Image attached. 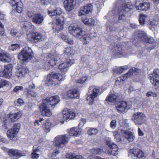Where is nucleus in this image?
Listing matches in <instances>:
<instances>
[{"label": "nucleus", "mask_w": 159, "mask_h": 159, "mask_svg": "<svg viewBox=\"0 0 159 159\" xmlns=\"http://www.w3.org/2000/svg\"><path fill=\"white\" fill-rule=\"evenodd\" d=\"M64 53L68 56H71L74 54V50L71 48L68 47L66 48L64 51Z\"/></svg>", "instance_id": "79ce46f5"}, {"label": "nucleus", "mask_w": 159, "mask_h": 159, "mask_svg": "<svg viewBox=\"0 0 159 159\" xmlns=\"http://www.w3.org/2000/svg\"><path fill=\"white\" fill-rule=\"evenodd\" d=\"M11 35L14 37H18L20 36V34L19 32L16 31L15 30H11Z\"/></svg>", "instance_id": "4d7b16f0"}, {"label": "nucleus", "mask_w": 159, "mask_h": 159, "mask_svg": "<svg viewBox=\"0 0 159 159\" xmlns=\"http://www.w3.org/2000/svg\"><path fill=\"white\" fill-rule=\"evenodd\" d=\"M106 143L110 148L107 152L108 155L115 156L117 154V152L118 149L116 144L112 142L111 139L109 138L106 140Z\"/></svg>", "instance_id": "9d476101"}, {"label": "nucleus", "mask_w": 159, "mask_h": 159, "mask_svg": "<svg viewBox=\"0 0 159 159\" xmlns=\"http://www.w3.org/2000/svg\"><path fill=\"white\" fill-rule=\"evenodd\" d=\"M155 48V46L152 45H151L147 47V49H148V51H150L152 49H154Z\"/></svg>", "instance_id": "338daca9"}, {"label": "nucleus", "mask_w": 159, "mask_h": 159, "mask_svg": "<svg viewBox=\"0 0 159 159\" xmlns=\"http://www.w3.org/2000/svg\"><path fill=\"white\" fill-rule=\"evenodd\" d=\"M31 156L33 159H38L39 155L36 152H33L31 155Z\"/></svg>", "instance_id": "e2e57ef3"}, {"label": "nucleus", "mask_w": 159, "mask_h": 159, "mask_svg": "<svg viewBox=\"0 0 159 159\" xmlns=\"http://www.w3.org/2000/svg\"><path fill=\"white\" fill-rule=\"evenodd\" d=\"M8 153L11 157L15 159L18 158L25 155V154L23 152L13 149L9 150Z\"/></svg>", "instance_id": "6ab92c4d"}, {"label": "nucleus", "mask_w": 159, "mask_h": 159, "mask_svg": "<svg viewBox=\"0 0 159 159\" xmlns=\"http://www.w3.org/2000/svg\"><path fill=\"white\" fill-rule=\"evenodd\" d=\"M87 79L88 78L86 76L81 77L79 80H76V83L77 84L79 83L82 84L86 81Z\"/></svg>", "instance_id": "8fccbe9b"}, {"label": "nucleus", "mask_w": 159, "mask_h": 159, "mask_svg": "<svg viewBox=\"0 0 159 159\" xmlns=\"http://www.w3.org/2000/svg\"><path fill=\"white\" fill-rule=\"evenodd\" d=\"M51 125V123L48 120L43 125V129L46 132H48L50 131Z\"/></svg>", "instance_id": "ea45409f"}, {"label": "nucleus", "mask_w": 159, "mask_h": 159, "mask_svg": "<svg viewBox=\"0 0 159 159\" xmlns=\"http://www.w3.org/2000/svg\"><path fill=\"white\" fill-rule=\"evenodd\" d=\"M0 34L3 36L4 34V26L0 22Z\"/></svg>", "instance_id": "bf43d9fd"}, {"label": "nucleus", "mask_w": 159, "mask_h": 159, "mask_svg": "<svg viewBox=\"0 0 159 159\" xmlns=\"http://www.w3.org/2000/svg\"><path fill=\"white\" fill-rule=\"evenodd\" d=\"M74 61L70 59H67L66 61L59 64V69L62 75L59 73H55L52 72L47 75L45 83L48 86L56 85L59 84L60 81H62L64 79V75L68 71L69 68L74 63Z\"/></svg>", "instance_id": "f257e3e1"}, {"label": "nucleus", "mask_w": 159, "mask_h": 159, "mask_svg": "<svg viewBox=\"0 0 159 159\" xmlns=\"http://www.w3.org/2000/svg\"><path fill=\"white\" fill-rule=\"evenodd\" d=\"M134 35L136 39L139 41L144 42L145 38L146 37V34L142 31H139L135 33Z\"/></svg>", "instance_id": "2f4dec72"}, {"label": "nucleus", "mask_w": 159, "mask_h": 159, "mask_svg": "<svg viewBox=\"0 0 159 159\" xmlns=\"http://www.w3.org/2000/svg\"><path fill=\"white\" fill-rule=\"evenodd\" d=\"M63 20V18L62 16H61L60 18L57 17L56 26L52 27L53 29L55 30V32L58 33L63 29L64 23Z\"/></svg>", "instance_id": "f3484780"}, {"label": "nucleus", "mask_w": 159, "mask_h": 159, "mask_svg": "<svg viewBox=\"0 0 159 159\" xmlns=\"http://www.w3.org/2000/svg\"><path fill=\"white\" fill-rule=\"evenodd\" d=\"M121 133L123 136L128 141L132 142L134 140L135 137L131 132L121 129Z\"/></svg>", "instance_id": "5701e85b"}, {"label": "nucleus", "mask_w": 159, "mask_h": 159, "mask_svg": "<svg viewBox=\"0 0 159 159\" xmlns=\"http://www.w3.org/2000/svg\"><path fill=\"white\" fill-rule=\"evenodd\" d=\"M68 142L66 135H61L56 136L54 140V146L58 148H63Z\"/></svg>", "instance_id": "423d86ee"}, {"label": "nucleus", "mask_w": 159, "mask_h": 159, "mask_svg": "<svg viewBox=\"0 0 159 159\" xmlns=\"http://www.w3.org/2000/svg\"><path fill=\"white\" fill-rule=\"evenodd\" d=\"M79 95V92L76 89L69 90L67 93V96L71 98H78Z\"/></svg>", "instance_id": "72a5a7b5"}, {"label": "nucleus", "mask_w": 159, "mask_h": 159, "mask_svg": "<svg viewBox=\"0 0 159 159\" xmlns=\"http://www.w3.org/2000/svg\"><path fill=\"white\" fill-rule=\"evenodd\" d=\"M154 39L153 38L147 35L143 42L151 44L154 43Z\"/></svg>", "instance_id": "a18cd8bd"}, {"label": "nucleus", "mask_w": 159, "mask_h": 159, "mask_svg": "<svg viewBox=\"0 0 159 159\" xmlns=\"http://www.w3.org/2000/svg\"><path fill=\"white\" fill-rule=\"evenodd\" d=\"M86 9L87 13H89V12H91L93 10V6L91 4H88L87 6H85Z\"/></svg>", "instance_id": "6e6d98bb"}, {"label": "nucleus", "mask_w": 159, "mask_h": 159, "mask_svg": "<svg viewBox=\"0 0 159 159\" xmlns=\"http://www.w3.org/2000/svg\"><path fill=\"white\" fill-rule=\"evenodd\" d=\"M19 48V45L17 44H12L9 47L10 50L12 51L16 50Z\"/></svg>", "instance_id": "5fc2aeb1"}, {"label": "nucleus", "mask_w": 159, "mask_h": 159, "mask_svg": "<svg viewBox=\"0 0 159 159\" xmlns=\"http://www.w3.org/2000/svg\"><path fill=\"white\" fill-rule=\"evenodd\" d=\"M68 133L70 136H75L78 134L77 129L75 130V128H72L70 129Z\"/></svg>", "instance_id": "c03bdc74"}, {"label": "nucleus", "mask_w": 159, "mask_h": 159, "mask_svg": "<svg viewBox=\"0 0 159 159\" xmlns=\"http://www.w3.org/2000/svg\"><path fill=\"white\" fill-rule=\"evenodd\" d=\"M12 66L9 64L4 66H1L0 70V76L10 79L12 76Z\"/></svg>", "instance_id": "6e6552de"}, {"label": "nucleus", "mask_w": 159, "mask_h": 159, "mask_svg": "<svg viewBox=\"0 0 159 159\" xmlns=\"http://www.w3.org/2000/svg\"><path fill=\"white\" fill-rule=\"evenodd\" d=\"M2 128L3 129H7L11 125V122L8 118L2 117L1 118Z\"/></svg>", "instance_id": "c756f323"}, {"label": "nucleus", "mask_w": 159, "mask_h": 159, "mask_svg": "<svg viewBox=\"0 0 159 159\" xmlns=\"http://www.w3.org/2000/svg\"><path fill=\"white\" fill-rule=\"evenodd\" d=\"M43 37L42 35L38 32H33L27 35L28 39L33 43H37L40 41Z\"/></svg>", "instance_id": "2eb2a0df"}, {"label": "nucleus", "mask_w": 159, "mask_h": 159, "mask_svg": "<svg viewBox=\"0 0 159 159\" xmlns=\"http://www.w3.org/2000/svg\"><path fill=\"white\" fill-rule=\"evenodd\" d=\"M63 40L70 44H73L74 43L73 41L71 39L69 38L66 35L63 33H61L59 35Z\"/></svg>", "instance_id": "c9c22d12"}, {"label": "nucleus", "mask_w": 159, "mask_h": 159, "mask_svg": "<svg viewBox=\"0 0 159 159\" xmlns=\"http://www.w3.org/2000/svg\"><path fill=\"white\" fill-rule=\"evenodd\" d=\"M89 57L87 55L81 58L82 61L83 62V66L87 67L89 64Z\"/></svg>", "instance_id": "a19ab883"}, {"label": "nucleus", "mask_w": 159, "mask_h": 159, "mask_svg": "<svg viewBox=\"0 0 159 159\" xmlns=\"http://www.w3.org/2000/svg\"><path fill=\"white\" fill-rule=\"evenodd\" d=\"M58 96L47 97L43 100V102L39 106L41 114L43 116H50L52 114L50 109H52L60 102Z\"/></svg>", "instance_id": "7ed1b4c3"}, {"label": "nucleus", "mask_w": 159, "mask_h": 159, "mask_svg": "<svg viewBox=\"0 0 159 159\" xmlns=\"http://www.w3.org/2000/svg\"><path fill=\"white\" fill-rule=\"evenodd\" d=\"M129 152L133 155L134 156L133 157H134L136 158H140L144 156V153L138 148H134L132 149H130Z\"/></svg>", "instance_id": "b1692460"}, {"label": "nucleus", "mask_w": 159, "mask_h": 159, "mask_svg": "<svg viewBox=\"0 0 159 159\" xmlns=\"http://www.w3.org/2000/svg\"><path fill=\"white\" fill-rule=\"evenodd\" d=\"M68 29L70 33L74 37L81 39L84 44H88L91 39L89 34H86L81 28L77 25L71 24L69 27Z\"/></svg>", "instance_id": "20e7f679"}, {"label": "nucleus", "mask_w": 159, "mask_h": 159, "mask_svg": "<svg viewBox=\"0 0 159 159\" xmlns=\"http://www.w3.org/2000/svg\"><path fill=\"white\" fill-rule=\"evenodd\" d=\"M11 60L9 54L5 52L0 53V61L3 62H10Z\"/></svg>", "instance_id": "cd10ccee"}, {"label": "nucleus", "mask_w": 159, "mask_h": 159, "mask_svg": "<svg viewBox=\"0 0 159 159\" xmlns=\"http://www.w3.org/2000/svg\"><path fill=\"white\" fill-rule=\"evenodd\" d=\"M141 72L140 69L137 67H133L128 72L123 76L119 78L120 81H124L128 78L132 76L138 75Z\"/></svg>", "instance_id": "f8f14e48"}, {"label": "nucleus", "mask_w": 159, "mask_h": 159, "mask_svg": "<svg viewBox=\"0 0 159 159\" xmlns=\"http://www.w3.org/2000/svg\"><path fill=\"white\" fill-rule=\"evenodd\" d=\"M114 55L116 58L125 57L127 55V52L122 49V47L120 46H117L112 49Z\"/></svg>", "instance_id": "4468645a"}, {"label": "nucleus", "mask_w": 159, "mask_h": 159, "mask_svg": "<svg viewBox=\"0 0 159 159\" xmlns=\"http://www.w3.org/2000/svg\"><path fill=\"white\" fill-rule=\"evenodd\" d=\"M139 21L140 24L144 25L146 22L147 18V15L144 14H140L139 15Z\"/></svg>", "instance_id": "f704fd0d"}, {"label": "nucleus", "mask_w": 159, "mask_h": 159, "mask_svg": "<svg viewBox=\"0 0 159 159\" xmlns=\"http://www.w3.org/2000/svg\"><path fill=\"white\" fill-rule=\"evenodd\" d=\"M34 14L33 12H28L27 13V15L30 18H31L32 19V20L33 19V17L34 15Z\"/></svg>", "instance_id": "0e129e2a"}, {"label": "nucleus", "mask_w": 159, "mask_h": 159, "mask_svg": "<svg viewBox=\"0 0 159 159\" xmlns=\"http://www.w3.org/2000/svg\"><path fill=\"white\" fill-rule=\"evenodd\" d=\"M99 91V90L98 88H94L92 86L89 87V91L87 94L88 96L87 100L89 102V104L92 105L93 103L94 99L98 96Z\"/></svg>", "instance_id": "0eeeda50"}, {"label": "nucleus", "mask_w": 159, "mask_h": 159, "mask_svg": "<svg viewBox=\"0 0 159 159\" xmlns=\"http://www.w3.org/2000/svg\"><path fill=\"white\" fill-rule=\"evenodd\" d=\"M20 124L19 123L14 125L12 128L7 131V137L13 141L16 140L17 139V134L20 130Z\"/></svg>", "instance_id": "1a4fd4ad"}, {"label": "nucleus", "mask_w": 159, "mask_h": 159, "mask_svg": "<svg viewBox=\"0 0 159 159\" xmlns=\"http://www.w3.org/2000/svg\"><path fill=\"white\" fill-rule=\"evenodd\" d=\"M9 85V82L8 81L3 80H0V88Z\"/></svg>", "instance_id": "09e8293b"}, {"label": "nucleus", "mask_w": 159, "mask_h": 159, "mask_svg": "<svg viewBox=\"0 0 159 159\" xmlns=\"http://www.w3.org/2000/svg\"><path fill=\"white\" fill-rule=\"evenodd\" d=\"M23 103V101L21 98H19L14 102L15 105L17 106H20Z\"/></svg>", "instance_id": "3c124183"}, {"label": "nucleus", "mask_w": 159, "mask_h": 159, "mask_svg": "<svg viewBox=\"0 0 159 159\" xmlns=\"http://www.w3.org/2000/svg\"><path fill=\"white\" fill-rule=\"evenodd\" d=\"M127 107V102L124 101L119 102L116 106L117 111L120 113H122L125 111Z\"/></svg>", "instance_id": "a878e982"}, {"label": "nucleus", "mask_w": 159, "mask_h": 159, "mask_svg": "<svg viewBox=\"0 0 159 159\" xmlns=\"http://www.w3.org/2000/svg\"><path fill=\"white\" fill-rule=\"evenodd\" d=\"M112 133L114 138L116 140V141L118 142L120 141L121 140L120 135L118 133V132L115 131Z\"/></svg>", "instance_id": "49530a36"}, {"label": "nucleus", "mask_w": 159, "mask_h": 159, "mask_svg": "<svg viewBox=\"0 0 159 159\" xmlns=\"http://www.w3.org/2000/svg\"><path fill=\"white\" fill-rule=\"evenodd\" d=\"M138 132L139 135L140 136H142L144 135V133L143 131L141 130L140 128H139L138 129Z\"/></svg>", "instance_id": "774afa93"}, {"label": "nucleus", "mask_w": 159, "mask_h": 159, "mask_svg": "<svg viewBox=\"0 0 159 159\" xmlns=\"http://www.w3.org/2000/svg\"><path fill=\"white\" fill-rule=\"evenodd\" d=\"M37 95L36 92L31 90H28L27 91V96L29 97H35Z\"/></svg>", "instance_id": "603ef678"}, {"label": "nucleus", "mask_w": 159, "mask_h": 159, "mask_svg": "<svg viewBox=\"0 0 159 159\" xmlns=\"http://www.w3.org/2000/svg\"><path fill=\"white\" fill-rule=\"evenodd\" d=\"M138 10L146 11L148 10L150 8V4L149 2H144L140 3L139 6H136Z\"/></svg>", "instance_id": "7c9ffc66"}, {"label": "nucleus", "mask_w": 159, "mask_h": 159, "mask_svg": "<svg viewBox=\"0 0 159 159\" xmlns=\"http://www.w3.org/2000/svg\"><path fill=\"white\" fill-rule=\"evenodd\" d=\"M18 57V59L20 60L23 62L26 61L34 57V53L31 48L28 47H25L22 49Z\"/></svg>", "instance_id": "39448f33"}, {"label": "nucleus", "mask_w": 159, "mask_h": 159, "mask_svg": "<svg viewBox=\"0 0 159 159\" xmlns=\"http://www.w3.org/2000/svg\"><path fill=\"white\" fill-rule=\"evenodd\" d=\"M66 157L69 159H83V157L81 155H77L72 153L67 154Z\"/></svg>", "instance_id": "e433bc0d"}, {"label": "nucleus", "mask_w": 159, "mask_h": 159, "mask_svg": "<svg viewBox=\"0 0 159 159\" xmlns=\"http://www.w3.org/2000/svg\"><path fill=\"white\" fill-rule=\"evenodd\" d=\"M133 7V6L132 3L128 2L126 4H123L119 8L118 18L115 15L112 20L110 19L107 23V30L109 34L113 35L115 34L116 32V28L112 27L110 25H114L115 23L124 21L125 19V15L126 12L130 11Z\"/></svg>", "instance_id": "f03ea898"}, {"label": "nucleus", "mask_w": 159, "mask_h": 159, "mask_svg": "<svg viewBox=\"0 0 159 159\" xmlns=\"http://www.w3.org/2000/svg\"><path fill=\"white\" fill-rule=\"evenodd\" d=\"M116 126V121L115 120H112L110 123V127L113 129H114Z\"/></svg>", "instance_id": "052dcab7"}, {"label": "nucleus", "mask_w": 159, "mask_h": 159, "mask_svg": "<svg viewBox=\"0 0 159 159\" xmlns=\"http://www.w3.org/2000/svg\"><path fill=\"white\" fill-rule=\"evenodd\" d=\"M91 152L94 155L100 154L101 153L102 151L99 148H93L91 150Z\"/></svg>", "instance_id": "864d4df0"}, {"label": "nucleus", "mask_w": 159, "mask_h": 159, "mask_svg": "<svg viewBox=\"0 0 159 159\" xmlns=\"http://www.w3.org/2000/svg\"><path fill=\"white\" fill-rule=\"evenodd\" d=\"M146 116L142 112H137L134 113L132 119L136 125H141L145 121Z\"/></svg>", "instance_id": "9b49d317"}, {"label": "nucleus", "mask_w": 159, "mask_h": 159, "mask_svg": "<svg viewBox=\"0 0 159 159\" xmlns=\"http://www.w3.org/2000/svg\"><path fill=\"white\" fill-rule=\"evenodd\" d=\"M21 115V113L20 112L13 113H11L9 114L8 118L11 122H13L16 121L19 119Z\"/></svg>", "instance_id": "bb28decb"}, {"label": "nucleus", "mask_w": 159, "mask_h": 159, "mask_svg": "<svg viewBox=\"0 0 159 159\" xmlns=\"http://www.w3.org/2000/svg\"><path fill=\"white\" fill-rule=\"evenodd\" d=\"M29 72L28 69L25 66H23L19 68L16 72V75L19 78L25 76V74Z\"/></svg>", "instance_id": "aec40b11"}, {"label": "nucleus", "mask_w": 159, "mask_h": 159, "mask_svg": "<svg viewBox=\"0 0 159 159\" xmlns=\"http://www.w3.org/2000/svg\"><path fill=\"white\" fill-rule=\"evenodd\" d=\"M61 115L63 117L64 120H65L72 119L75 116L74 111L66 108L63 110Z\"/></svg>", "instance_id": "dca6fc26"}, {"label": "nucleus", "mask_w": 159, "mask_h": 159, "mask_svg": "<svg viewBox=\"0 0 159 159\" xmlns=\"http://www.w3.org/2000/svg\"><path fill=\"white\" fill-rule=\"evenodd\" d=\"M23 88L22 86H16L14 89L13 91L16 92H17L20 90H23Z\"/></svg>", "instance_id": "680f3d73"}, {"label": "nucleus", "mask_w": 159, "mask_h": 159, "mask_svg": "<svg viewBox=\"0 0 159 159\" xmlns=\"http://www.w3.org/2000/svg\"><path fill=\"white\" fill-rule=\"evenodd\" d=\"M86 9L85 6L81 7L80 11L79 12V15L81 16L82 15H85L88 14L87 11H86Z\"/></svg>", "instance_id": "de8ad7c7"}, {"label": "nucleus", "mask_w": 159, "mask_h": 159, "mask_svg": "<svg viewBox=\"0 0 159 159\" xmlns=\"http://www.w3.org/2000/svg\"><path fill=\"white\" fill-rule=\"evenodd\" d=\"M128 68V66H125L116 68L114 69V72L118 74H120L124 71L126 70Z\"/></svg>", "instance_id": "4c0bfd02"}, {"label": "nucleus", "mask_w": 159, "mask_h": 159, "mask_svg": "<svg viewBox=\"0 0 159 159\" xmlns=\"http://www.w3.org/2000/svg\"><path fill=\"white\" fill-rule=\"evenodd\" d=\"M75 4L74 0H65L64 2V7L68 11H70L73 10Z\"/></svg>", "instance_id": "412c9836"}, {"label": "nucleus", "mask_w": 159, "mask_h": 159, "mask_svg": "<svg viewBox=\"0 0 159 159\" xmlns=\"http://www.w3.org/2000/svg\"><path fill=\"white\" fill-rule=\"evenodd\" d=\"M0 142L6 143H8V142L6 139L2 138L1 137H0Z\"/></svg>", "instance_id": "69168bd1"}, {"label": "nucleus", "mask_w": 159, "mask_h": 159, "mask_svg": "<svg viewBox=\"0 0 159 159\" xmlns=\"http://www.w3.org/2000/svg\"><path fill=\"white\" fill-rule=\"evenodd\" d=\"M20 0H10V3L13 7V9L18 13H20L22 11V5L21 2H19Z\"/></svg>", "instance_id": "a211bd4d"}, {"label": "nucleus", "mask_w": 159, "mask_h": 159, "mask_svg": "<svg viewBox=\"0 0 159 159\" xmlns=\"http://www.w3.org/2000/svg\"><path fill=\"white\" fill-rule=\"evenodd\" d=\"M157 69L154 70L152 77L150 79L151 82L154 85H157L159 83V76L157 73Z\"/></svg>", "instance_id": "393cba45"}, {"label": "nucleus", "mask_w": 159, "mask_h": 159, "mask_svg": "<svg viewBox=\"0 0 159 159\" xmlns=\"http://www.w3.org/2000/svg\"><path fill=\"white\" fill-rule=\"evenodd\" d=\"M146 95L148 97H156L157 96V94L155 93L152 91H149L147 93Z\"/></svg>", "instance_id": "13d9d810"}, {"label": "nucleus", "mask_w": 159, "mask_h": 159, "mask_svg": "<svg viewBox=\"0 0 159 159\" xmlns=\"http://www.w3.org/2000/svg\"><path fill=\"white\" fill-rule=\"evenodd\" d=\"M48 66L46 65L44 66V68L46 70H48L50 69V66L53 67L57 64L60 61V58L58 57H56L54 56H52L51 54H49L48 58Z\"/></svg>", "instance_id": "ddd939ff"}, {"label": "nucleus", "mask_w": 159, "mask_h": 159, "mask_svg": "<svg viewBox=\"0 0 159 159\" xmlns=\"http://www.w3.org/2000/svg\"><path fill=\"white\" fill-rule=\"evenodd\" d=\"M119 99V97L117 95L110 94L106 98V100L108 102L115 103L117 102Z\"/></svg>", "instance_id": "473e14b6"}, {"label": "nucleus", "mask_w": 159, "mask_h": 159, "mask_svg": "<svg viewBox=\"0 0 159 159\" xmlns=\"http://www.w3.org/2000/svg\"><path fill=\"white\" fill-rule=\"evenodd\" d=\"M98 129L95 128H91L89 129L88 131V134L91 136L96 135L98 133Z\"/></svg>", "instance_id": "37998d69"}, {"label": "nucleus", "mask_w": 159, "mask_h": 159, "mask_svg": "<svg viewBox=\"0 0 159 159\" xmlns=\"http://www.w3.org/2000/svg\"><path fill=\"white\" fill-rule=\"evenodd\" d=\"M43 16L40 13L34 14L32 20V22L36 24L41 25L44 20Z\"/></svg>", "instance_id": "4be33fe9"}, {"label": "nucleus", "mask_w": 159, "mask_h": 159, "mask_svg": "<svg viewBox=\"0 0 159 159\" xmlns=\"http://www.w3.org/2000/svg\"><path fill=\"white\" fill-rule=\"evenodd\" d=\"M83 23L89 26H93L95 24V20L93 19H85L83 20Z\"/></svg>", "instance_id": "58836bf2"}, {"label": "nucleus", "mask_w": 159, "mask_h": 159, "mask_svg": "<svg viewBox=\"0 0 159 159\" xmlns=\"http://www.w3.org/2000/svg\"><path fill=\"white\" fill-rule=\"evenodd\" d=\"M62 12V9L60 8H57L55 10L48 11V13L49 16H56V20L57 17L60 18V17L62 16H61Z\"/></svg>", "instance_id": "c85d7f7f"}]
</instances>
